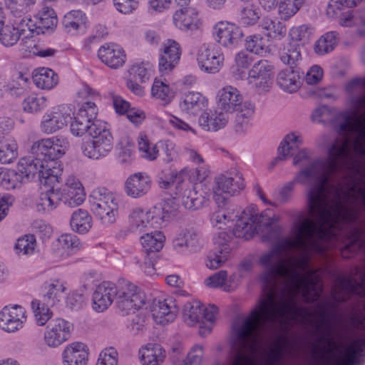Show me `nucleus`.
Instances as JSON below:
<instances>
[{
  "label": "nucleus",
  "instance_id": "nucleus-1",
  "mask_svg": "<svg viewBox=\"0 0 365 365\" xmlns=\"http://www.w3.org/2000/svg\"><path fill=\"white\" fill-rule=\"evenodd\" d=\"M279 220L269 210L259 216L243 211L232 232H219L213 237L215 248L224 255H229L235 247L234 236L250 240L255 233H260L263 242L274 245L259 257V263L265 269L261 280L266 296L241 325L233 328L230 351L234 365L242 361L249 363L242 351L253 350L255 343L264 338L267 324L309 321L312 314L299 305V297L307 302H314L323 291L317 270L309 267V255L316 252L309 244L312 222L305 219L302 223H293L292 237H283V228L277 225Z\"/></svg>",
  "mask_w": 365,
  "mask_h": 365
},
{
  "label": "nucleus",
  "instance_id": "nucleus-2",
  "mask_svg": "<svg viewBox=\"0 0 365 365\" xmlns=\"http://www.w3.org/2000/svg\"><path fill=\"white\" fill-rule=\"evenodd\" d=\"M353 295L365 297V272L359 282L353 277L338 276L331 289L332 301L319 302L316 306L318 320L315 329L321 335L313 344L312 356L316 365H356L365 356V341L359 339L347 346L334 340L338 304L349 300Z\"/></svg>",
  "mask_w": 365,
  "mask_h": 365
},
{
  "label": "nucleus",
  "instance_id": "nucleus-3",
  "mask_svg": "<svg viewBox=\"0 0 365 365\" xmlns=\"http://www.w3.org/2000/svg\"><path fill=\"white\" fill-rule=\"evenodd\" d=\"M41 168H43L41 160L32 158H21L16 170L0 168V187L6 190L18 188L36 176L38 177L41 184H51L57 181L59 170L42 171L39 170Z\"/></svg>",
  "mask_w": 365,
  "mask_h": 365
},
{
  "label": "nucleus",
  "instance_id": "nucleus-4",
  "mask_svg": "<svg viewBox=\"0 0 365 365\" xmlns=\"http://www.w3.org/2000/svg\"><path fill=\"white\" fill-rule=\"evenodd\" d=\"M69 148L67 139L63 136H56L50 138H45L35 142L31 147V152L36 157L29 156L33 159H39L42 163L43 168L39 170L52 171L59 170L57 175V181L51 184H43V185H56L61 180L63 168L56 159L61 158Z\"/></svg>",
  "mask_w": 365,
  "mask_h": 365
},
{
  "label": "nucleus",
  "instance_id": "nucleus-5",
  "mask_svg": "<svg viewBox=\"0 0 365 365\" xmlns=\"http://www.w3.org/2000/svg\"><path fill=\"white\" fill-rule=\"evenodd\" d=\"M90 138L83 142L81 151L84 156L92 160L106 157L113 149L114 138L106 122L98 123L91 129Z\"/></svg>",
  "mask_w": 365,
  "mask_h": 365
},
{
  "label": "nucleus",
  "instance_id": "nucleus-6",
  "mask_svg": "<svg viewBox=\"0 0 365 365\" xmlns=\"http://www.w3.org/2000/svg\"><path fill=\"white\" fill-rule=\"evenodd\" d=\"M91 210L100 222L106 226L116 220L118 203L114 194L105 187L94 189L88 197Z\"/></svg>",
  "mask_w": 365,
  "mask_h": 365
},
{
  "label": "nucleus",
  "instance_id": "nucleus-7",
  "mask_svg": "<svg viewBox=\"0 0 365 365\" xmlns=\"http://www.w3.org/2000/svg\"><path fill=\"white\" fill-rule=\"evenodd\" d=\"M117 307L123 314L133 313L145 304V297L138 288L125 279H120L117 284Z\"/></svg>",
  "mask_w": 365,
  "mask_h": 365
},
{
  "label": "nucleus",
  "instance_id": "nucleus-8",
  "mask_svg": "<svg viewBox=\"0 0 365 365\" xmlns=\"http://www.w3.org/2000/svg\"><path fill=\"white\" fill-rule=\"evenodd\" d=\"M97 115L98 108L94 102L88 101L82 103L71 123V133L76 137H81L86 133L89 135L91 129L97 123L103 122L96 119Z\"/></svg>",
  "mask_w": 365,
  "mask_h": 365
},
{
  "label": "nucleus",
  "instance_id": "nucleus-9",
  "mask_svg": "<svg viewBox=\"0 0 365 365\" xmlns=\"http://www.w3.org/2000/svg\"><path fill=\"white\" fill-rule=\"evenodd\" d=\"M73 329V324L68 321L57 317L47 324L43 334L44 344L50 348H56L67 341Z\"/></svg>",
  "mask_w": 365,
  "mask_h": 365
},
{
  "label": "nucleus",
  "instance_id": "nucleus-10",
  "mask_svg": "<svg viewBox=\"0 0 365 365\" xmlns=\"http://www.w3.org/2000/svg\"><path fill=\"white\" fill-rule=\"evenodd\" d=\"M73 113L67 106H59L47 110L40 124L41 130L46 134H52L62 129L71 120Z\"/></svg>",
  "mask_w": 365,
  "mask_h": 365
},
{
  "label": "nucleus",
  "instance_id": "nucleus-11",
  "mask_svg": "<svg viewBox=\"0 0 365 365\" xmlns=\"http://www.w3.org/2000/svg\"><path fill=\"white\" fill-rule=\"evenodd\" d=\"M203 245L202 235L193 228L181 230L173 241V250L184 255L197 252Z\"/></svg>",
  "mask_w": 365,
  "mask_h": 365
},
{
  "label": "nucleus",
  "instance_id": "nucleus-12",
  "mask_svg": "<svg viewBox=\"0 0 365 365\" xmlns=\"http://www.w3.org/2000/svg\"><path fill=\"white\" fill-rule=\"evenodd\" d=\"M212 34L217 43L228 48L237 46L243 36V32L237 25L227 21L215 24Z\"/></svg>",
  "mask_w": 365,
  "mask_h": 365
},
{
  "label": "nucleus",
  "instance_id": "nucleus-13",
  "mask_svg": "<svg viewBox=\"0 0 365 365\" xmlns=\"http://www.w3.org/2000/svg\"><path fill=\"white\" fill-rule=\"evenodd\" d=\"M26 320V309L20 305L5 306L0 312V328L7 333L22 329Z\"/></svg>",
  "mask_w": 365,
  "mask_h": 365
},
{
  "label": "nucleus",
  "instance_id": "nucleus-14",
  "mask_svg": "<svg viewBox=\"0 0 365 365\" xmlns=\"http://www.w3.org/2000/svg\"><path fill=\"white\" fill-rule=\"evenodd\" d=\"M197 60L202 71L216 73L222 67L224 56L214 47L204 44L198 51Z\"/></svg>",
  "mask_w": 365,
  "mask_h": 365
},
{
  "label": "nucleus",
  "instance_id": "nucleus-15",
  "mask_svg": "<svg viewBox=\"0 0 365 365\" xmlns=\"http://www.w3.org/2000/svg\"><path fill=\"white\" fill-rule=\"evenodd\" d=\"M243 188L242 178L241 175L236 177H227L220 175L215 178L213 187L214 198L217 204L227 202V198L221 196L222 194L232 195L240 192Z\"/></svg>",
  "mask_w": 365,
  "mask_h": 365
},
{
  "label": "nucleus",
  "instance_id": "nucleus-16",
  "mask_svg": "<svg viewBox=\"0 0 365 365\" xmlns=\"http://www.w3.org/2000/svg\"><path fill=\"white\" fill-rule=\"evenodd\" d=\"M152 184L151 177L148 174L145 172L135 173L126 179L125 192L132 198H140L150 192Z\"/></svg>",
  "mask_w": 365,
  "mask_h": 365
},
{
  "label": "nucleus",
  "instance_id": "nucleus-17",
  "mask_svg": "<svg viewBox=\"0 0 365 365\" xmlns=\"http://www.w3.org/2000/svg\"><path fill=\"white\" fill-rule=\"evenodd\" d=\"M152 207L148 211L141 209L134 210L129 216V229L131 232L141 233L148 232L152 228H159L160 225L155 220Z\"/></svg>",
  "mask_w": 365,
  "mask_h": 365
},
{
  "label": "nucleus",
  "instance_id": "nucleus-18",
  "mask_svg": "<svg viewBox=\"0 0 365 365\" xmlns=\"http://www.w3.org/2000/svg\"><path fill=\"white\" fill-rule=\"evenodd\" d=\"M97 55L102 63L114 69L122 67L126 59L123 48L114 43H106L101 46Z\"/></svg>",
  "mask_w": 365,
  "mask_h": 365
},
{
  "label": "nucleus",
  "instance_id": "nucleus-19",
  "mask_svg": "<svg viewBox=\"0 0 365 365\" xmlns=\"http://www.w3.org/2000/svg\"><path fill=\"white\" fill-rule=\"evenodd\" d=\"M218 106L226 113H232L242 108L245 104L243 96L240 91L235 87L227 85L220 88L217 92Z\"/></svg>",
  "mask_w": 365,
  "mask_h": 365
},
{
  "label": "nucleus",
  "instance_id": "nucleus-20",
  "mask_svg": "<svg viewBox=\"0 0 365 365\" xmlns=\"http://www.w3.org/2000/svg\"><path fill=\"white\" fill-rule=\"evenodd\" d=\"M118 294L115 284L110 282H103L97 286L93 294V309L103 312L113 303Z\"/></svg>",
  "mask_w": 365,
  "mask_h": 365
},
{
  "label": "nucleus",
  "instance_id": "nucleus-21",
  "mask_svg": "<svg viewBox=\"0 0 365 365\" xmlns=\"http://www.w3.org/2000/svg\"><path fill=\"white\" fill-rule=\"evenodd\" d=\"M151 312L154 321L157 324L165 325L175 320L178 308L175 300L168 297L154 303Z\"/></svg>",
  "mask_w": 365,
  "mask_h": 365
},
{
  "label": "nucleus",
  "instance_id": "nucleus-22",
  "mask_svg": "<svg viewBox=\"0 0 365 365\" xmlns=\"http://www.w3.org/2000/svg\"><path fill=\"white\" fill-rule=\"evenodd\" d=\"M159 59V71L163 74L168 73L178 63L181 49L179 43L168 39L164 44Z\"/></svg>",
  "mask_w": 365,
  "mask_h": 365
},
{
  "label": "nucleus",
  "instance_id": "nucleus-23",
  "mask_svg": "<svg viewBox=\"0 0 365 365\" xmlns=\"http://www.w3.org/2000/svg\"><path fill=\"white\" fill-rule=\"evenodd\" d=\"M61 358L63 365H86L88 350L83 343L73 342L64 348Z\"/></svg>",
  "mask_w": 365,
  "mask_h": 365
},
{
  "label": "nucleus",
  "instance_id": "nucleus-24",
  "mask_svg": "<svg viewBox=\"0 0 365 365\" xmlns=\"http://www.w3.org/2000/svg\"><path fill=\"white\" fill-rule=\"evenodd\" d=\"M51 187V185H48ZM51 189L41 192L36 200L35 205L36 210L41 214H48L53 211L60 204L63 199L61 189Z\"/></svg>",
  "mask_w": 365,
  "mask_h": 365
},
{
  "label": "nucleus",
  "instance_id": "nucleus-25",
  "mask_svg": "<svg viewBox=\"0 0 365 365\" xmlns=\"http://www.w3.org/2000/svg\"><path fill=\"white\" fill-rule=\"evenodd\" d=\"M176 27L187 32H193L200 29L201 21L197 12L191 8L176 11L173 16Z\"/></svg>",
  "mask_w": 365,
  "mask_h": 365
},
{
  "label": "nucleus",
  "instance_id": "nucleus-26",
  "mask_svg": "<svg viewBox=\"0 0 365 365\" xmlns=\"http://www.w3.org/2000/svg\"><path fill=\"white\" fill-rule=\"evenodd\" d=\"M178 194L181 197L183 206L190 210H196L203 207L207 200L199 194L191 184L182 183L177 187Z\"/></svg>",
  "mask_w": 365,
  "mask_h": 365
},
{
  "label": "nucleus",
  "instance_id": "nucleus-27",
  "mask_svg": "<svg viewBox=\"0 0 365 365\" xmlns=\"http://www.w3.org/2000/svg\"><path fill=\"white\" fill-rule=\"evenodd\" d=\"M242 106V108L235 111L236 117L233 128L238 135H243L250 129L255 110V105L250 101H245Z\"/></svg>",
  "mask_w": 365,
  "mask_h": 365
},
{
  "label": "nucleus",
  "instance_id": "nucleus-28",
  "mask_svg": "<svg viewBox=\"0 0 365 365\" xmlns=\"http://www.w3.org/2000/svg\"><path fill=\"white\" fill-rule=\"evenodd\" d=\"M207 99L199 92H187L181 98L179 103L182 112L195 115L205 109L207 106Z\"/></svg>",
  "mask_w": 365,
  "mask_h": 365
},
{
  "label": "nucleus",
  "instance_id": "nucleus-29",
  "mask_svg": "<svg viewBox=\"0 0 365 365\" xmlns=\"http://www.w3.org/2000/svg\"><path fill=\"white\" fill-rule=\"evenodd\" d=\"M165 351L159 344L148 343L138 351L142 365H160L165 358Z\"/></svg>",
  "mask_w": 365,
  "mask_h": 365
},
{
  "label": "nucleus",
  "instance_id": "nucleus-30",
  "mask_svg": "<svg viewBox=\"0 0 365 365\" xmlns=\"http://www.w3.org/2000/svg\"><path fill=\"white\" fill-rule=\"evenodd\" d=\"M86 16L79 10H73L63 16L62 25L67 34L76 35L84 33L86 29Z\"/></svg>",
  "mask_w": 365,
  "mask_h": 365
},
{
  "label": "nucleus",
  "instance_id": "nucleus-31",
  "mask_svg": "<svg viewBox=\"0 0 365 365\" xmlns=\"http://www.w3.org/2000/svg\"><path fill=\"white\" fill-rule=\"evenodd\" d=\"M238 212L235 213V206L228 202L217 204V210L211 215L210 222L213 227L222 229L223 226H228L235 218L238 217Z\"/></svg>",
  "mask_w": 365,
  "mask_h": 365
},
{
  "label": "nucleus",
  "instance_id": "nucleus-32",
  "mask_svg": "<svg viewBox=\"0 0 365 365\" xmlns=\"http://www.w3.org/2000/svg\"><path fill=\"white\" fill-rule=\"evenodd\" d=\"M304 143L302 133L294 131L287 134L281 141L278 148L279 158H289L292 157Z\"/></svg>",
  "mask_w": 365,
  "mask_h": 365
},
{
  "label": "nucleus",
  "instance_id": "nucleus-33",
  "mask_svg": "<svg viewBox=\"0 0 365 365\" xmlns=\"http://www.w3.org/2000/svg\"><path fill=\"white\" fill-rule=\"evenodd\" d=\"M301 43H294L290 41L283 43L279 51L280 61L291 68L297 66L302 59Z\"/></svg>",
  "mask_w": 365,
  "mask_h": 365
},
{
  "label": "nucleus",
  "instance_id": "nucleus-34",
  "mask_svg": "<svg viewBox=\"0 0 365 365\" xmlns=\"http://www.w3.org/2000/svg\"><path fill=\"white\" fill-rule=\"evenodd\" d=\"M153 214L155 215L160 227L165 222H168L177 216L178 205L175 198H167L163 202L152 207Z\"/></svg>",
  "mask_w": 365,
  "mask_h": 365
},
{
  "label": "nucleus",
  "instance_id": "nucleus-35",
  "mask_svg": "<svg viewBox=\"0 0 365 365\" xmlns=\"http://www.w3.org/2000/svg\"><path fill=\"white\" fill-rule=\"evenodd\" d=\"M199 125L207 131H217L224 128L228 122L227 114L215 110L203 113L198 120Z\"/></svg>",
  "mask_w": 365,
  "mask_h": 365
},
{
  "label": "nucleus",
  "instance_id": "nucleus-36",
  "mask_svg": "<svg viewBox=\"0 0 365 365\" xmlns=\"http://www.w3.org/2000/svg\"><path fill=\"white\" fill-rule=\"evenodd\" d=\"M277 83L279 88L288 93H294L300 87V77L293 68L282 70L277 75Z\"/></svg>",
  "mask_w": 365,
  "mask_h": 365
},
{
  "label": "nucleus",
  "instance_id": "nucleus-37",
  "mask_svg": "<svg viewBox=\"0 0 365 365\" xmlns=\"http://www.w3.org/2000/svg\"><path fill=\"white\" fill-rule=\"evenodd\" d=\"M33 81L37 88L51 90L57 86L58 76L52 69L42 67L35 71Z\"/></svg>",
  "mask_w": 365,
  "mask_h": 365
},
{
  "label": "nucleus",
  "instance_id": "nucleus-38",
  "mask_svg": "<svg viewBox=\"0 0 365 365\" xmlns=\"http://www.w3.org/2000/svg\"><path fill=\"white\" fill-rule=\"evenodd\" d=\"M92 217L87 210L79 208L75 210L70 219L71 230L78 234H86L92 227Z\"/></svg>",
  "mask_w": 365,
  "mask_h": 365
},
{
  "label": "nucleus",
  "instance_id": "nucleus-39",
  "mask_svg": "<svg viewBox=\"0 0 365 365\" xmlns=\"http://www.w3.org/2000/svg\"><path fill=\"white\" fill-rule=\"evenodd\" d=\"M58 249L61 250L60 255L63 257L72 255L82 248L79 239L72 234H63L57 239Z\"/></svg>",
  "mask_w": 365,
  "mask_h": 365
},
{
  "label": "nucleus",
  "instance_id": "nucleus-40",
  "mask_svg": "<svg viewBox=\"0 0 365 365\" xmlns=\"http://www.w3.org/2000/svg\"><path fill=\"white\" fill-rule=\"evenodd\" d=\"M46 292L43 295V300L51 307L57 305L63 298L66 287L64 283L59 280L46 284Z\"/></svg>",
  "mask_w": 365,
  "mask_h": 365
},
{
  "label": "nucleus",
  "instance_id": "nucleus-41",
  "mask_svg": "<svg viewBox=\"0 0 365 365\" xmlns=\"http://www.w3.org/2000/svg\"><path fill=\"white\" fill-rule=\"evenodd\" d=\"M165 237L160 231L149 232L140 237V243L147 253L159 252L164 245Z\"/></svg>",
  "mask_w": 365,
  "mask_h": 365
},
{
  "label": "nucleus",
  "instance_id": "nucleus-42",
  "mask_svg": "<svg viewBox=\"0 0 365 365\" xmlns=\"http://www.w3.org/2000/svg\"><path fill=\"white\" fill-rule=\"evenodd\" d=\"M273 9L277 8L279 19L288 21L294 16L302 6L304 0H276Z\"/></svg>",
  "mask_w": 365,
  "mask_h": 365
},
{
  "label": "nucleus",
  "instance_id": "nucleus-43",
  "mask_svg": "<svg viewBox=\"0 0 365 365\" xmlns=\"http://www.w3.org/2000/svg\"><path fill=\"white\" fill-rule=\"evenodd\" d=\"M37 19L38 27L40 28L38 33H45L47 31L56 28L58 22L57 16L54 10L49 6H44L34 16Z\"/></svg>",
  "mask_w": 365,
  "mask_h": 365
},
{
  "label": "nucleus",
  "instance_id": "nucleus-44",
  "mask_svg": "<svg viewBox=\"0 0 365 365\" xmlns=\"http://www.w3.org/2000/svg\"><path fill=\"white\" fill-rule=\"evenodd\" d=\"M202 304L197 300L187 302L183 308V320L186 324L192 327L202 321Z\"/></svg>",
  "mask_w": 365,
  "mask_h": 365
},
{
  "label": "nucleus",
  "instance_id": "nucleus-45",
  "mask_svg": "<svg viewBox=\"0 0 365 365\" xmlns=\"http://www.w3.org/2000/svg\"><path fill=\"white\" fill-rule=\"evenodd\" d=\"M287 346V340L277 341L273 347L262 354V365H277L284 357Z\"/></svg>",
  "mask_w": 365,
  "mask_h": 365
},
{
  "label": "nucleus",
  "instance_id": "nucleus-46",
  "mask_svg": "<svg viewBox=\"0 0 365 365\" xmlns=\"http://www.w3.org/2000/svg\"><path fill=\"white\" fill-rule=\"evenodd\" d=\"M259 26L265 35L271 38L280 39L286 34V28L282 23L267 16L262 19Z\"/></svg>",
  "mask_w": 365,
  "mask_h": 365
},
{
  "label": "nucleus",
  "instance_id": "nucleus-47",
  "mask_svg": "<svg viewBox=\"0 0 365 365\" xmlns=\"http://www.w3.org/2000/svg\"><path fill=\"white\" fill-rule=\"evenodd\" d=\"M235 66L232 68V76L236 80H242L246 77L245 69L253 62L254 57L247 50L240 51L235 56Z\"/></svg>",
  "mask_w": 365,
  "mask_h": 365
},
{
  "label": "nucleus",
  "instance_id": "nucleus-48",
  "mask_svg": "<svg viewBox=\"0 0 365 365\" xmlns=\"http://www.w3.org/2000/svg\"><path fill=\"white\" fill-rule=\"evenodd\" d=\"M14 252L19 257L31 256L37 252V242L34 235H24L17 239Z\"/></svg>",
  "mask_w": 365,
  "mask_h": 365
},
{
  "label": "nucleus",
  "instance_id": "nucleus-49",
  "mask_svg": "<svg viewBox=\"0 0 365 365\" xmlns=\"http://www.w3.org/2000/svg\"><path fill=\"white\" fill-rule=\"evenodd\" d=\"M18 156V146L16 140L10 137L0 140V163H11Z\"/></svg>",
  "mask_w": 365,
  "mask_h": 365
},
{
  "label": "nucleus",
  "instance_id": "nucleus-50",
  "mask_svg": "<svg viewBox=\"0 0 365 365\" xmlns=\"http://www.w3.org/2000/svg\"><path fill=\"white\" fill-rule=\"evenodd\" d=\"M135 145L133 142L129 138H122L118 146L116 158L118 163L122 165H128L132 163L134 159Z\"/></svg>",
  "mask_w": 365,
  "mask_h": 365
},
{
  "label": "nucleus",
  "instance_id": "nucleus-51",
  "mask_svg": "<svg viewBox=\"0 0 365 365\" xmlns=\"http://www.w3.org/2000/svg\"><path fill=\"white\" fill-rule=\"evenodd\" d=\"M31 306L36 324L39 327L47 325L53 317V312L49 308L51 307L37 299H34L31 303Z\"/></svg>",
  "mask_w": 365,
  "mask_h": 365
},
{
  "label": "nucleus",
  "instance_id": "nucleus-52",
  "mask_svg": "<svg viewBox=\"0 0 365 365\" xmlns=\"http://www.w3.org/2000/svg\"><path fill=\"white\" fill-rule=\"evenodd\" d=\"M338 34L329 31L322 36L314 44V51L318 55H324L334 50L338 41Z\"/></svg>",
  "mask_w": 365,
  "mask_h": 365
},
{
  "label": "nucleus",
  "instance_id": "nucleus-53",
  "mask_svg": "<svg viewBox=\"0 0 365 365\" xmlns=\"http://www.w3.org/2000/svg\"><path fill=\"white\" fill-rule=\"evenodd\" d=\"M21 35H24V29L19 28L18 25H6L4 26L0 33V42L6 47L15 45Z\"/></svg>",
  "mask_w": 365,
  "mask_h": 365
},
{
  "label": "nucleus",
  "instance_id": "nucleus-54",
  "mask_svg": "<svg viewBox=\"0 0 365 365\" xmlns=\"http://www.w3.org/2000/svg\"><path fill=\"white\" fill-rule=\"evenodd\" d=\"M312 34V29L307 25L294 26L290 29L288 34V41L294 43H301V46L307 43Z\"/></svg>",
  "mask_w": 365,
  "mask_h": 365
},
{
  "label": "nucleus",
  "instance_id": "nucleus-55",
  "mask_svg": "<svg viewBox=\"0 0 365 365\" xmlns=\"http://www.w3.org/2000/svg\"><path fill=\"white\" fill-rule=\"evenodd\" d=\"M153 66L148 61L137 62L130 68V75L140 83H145L153 74Z\"/></svg>",
  "mask_w": 365,
  "mask_h": 365
},
{
  "label": "nucleus",
  "instance_id": "nucleus-56",
  "mask_svg": "<svg viewBox=\"0 0 365 365\" xmlns=\"http://www.w3.org/2000/svg\"><path fill=\"white\" fill-rule=\"evenodd\" d=\"M230 282V279H227V272L221 270L209 277L205 280V284L212 288L220 287L223 291L230 292L234 288L229 284Z\"/></svg>",
  "mask_w": 365,
  "mask_h": 365
},
{
  "label": "nucleus",
  "instance_id": "nucleus-57",
  "mask_svg": "<svg viewBox=\"0 0 365 365\" xmlns=\"http://www.w3.org/2000/svg\"><path fill=\"white\" fill-rule=\"evenodd\" d=\"M260 16V9L257 6L249 5L240 11L239 22L245 26H252L259 20Z\"/></svg>",
  "mask_w": 365,
  "mask_h": 365
},
{
  "label": "nucleus",
  "instance_id": "nucleus-58",
  "mask_svg": "<svg viewBox=\"0 0 365 365\" xmlns=\"http://www.w3.org/2000/svg\"><path fill=\"white\" fill-rule=\"evenodd\" d=\"M151 96L153 98L161 100L166 103H169L173 97L169 85L158 78H155L153 83Z\"/></svg>",
  "mask_w": 365,
  "mask_h": 365
},
{
  "label": "nucleus",
  "instance_id": "nucleus-59",
  "mask_svg": "<svg viewBox=\"0 0 365 365\" xmlns=\"http://www.w3.org/2000/svg\"><path fill=\"white\" fill-rule=\"evenodd\" d=\"M245 48L249 52L262 55L267 51V40L261 34H253L245 39Z\"/></svg>",
  "mask_w": 365,
  "mask_h": 365
},
{
  "label": "nucleus",
  "instance_id": "nucleus-60",
  "mask_svg": "<svg viewBox=\"0 0 365 365\" xmlns=\"http://www.w3.org/2000/svg\"><path fill=\"white\" fill-rule=\"evenodd\" d=\"M218 314V309L215 305H209L207 307L203 306L202 312V324H205V322H209L210 325L200 327L199 333L201 336H205L210 334L212 331L211 324L216 320Z\"/></svg>",
  "mask_w": 365,
  "mask_h": 365
},
{
  "label": "nucleus",
  "instance_id": "nucleus-61",
  "mask_svg": "<svg viewBox=\"0 0 365 365\" xmlns=\"http://www.w3.org/2000/svg\"><path fill=\"white\" fill-rule=\"evenodd\" d=\"M47 106V98L44 96L31 95L23 102L24 110L28 113H38Z\"/></svg>",
  "mask_w": 365,
  "mask_h": 365
},
{
  "label": "nucleus",
  "instance_id": "nucleus-62",
  "mask_svg": "<svg viewBox=\"0 0 365 365\" xmlns=\"http://www.w3.org/2000/svg\"><path fill=\"white\" fill-rule=\"evenodd\" d=\"M138 150L141 156L149 160H155L158 155V143H150L145 135L141 136L138 140Z\"/></svg>",
  "mask_w": 365,
  "mask_h": 365
},
{
  "label": "nucleus",
  "instance_id": "nucleus-63",
  "mask_svg": "<svg viewBox=\"0 0 365 365\" xmlns=\"http://www.w3.org/2000/svg\"><path fill=\"white\" fill-rule=\"evenodd\" d=\"M168 123L173 130L181 135L188 133L196 135V130L187 122L176 115L170 114L168 116Z\"/></svg>",
  "mask_w": 365,
  "mask_h": 365
},
{
  "label": "nucleus",
  "instance_id": "nucleus-64",
  "mask_svg": "<svg viewBox=\"0 0 365 365\" xmlns=\"http://www.w3.org/2000/svg\"><path fill=\"white\" fill-rule=\"evenodd\" d=\"M272 70L273 66L271 63L267 60H259L254 63L248 73L253 74V76L257 75L272 81L273 76Z\"/></svg>",
  "mask_w": 365,
  "mask_h": 365
}]
</instances>
